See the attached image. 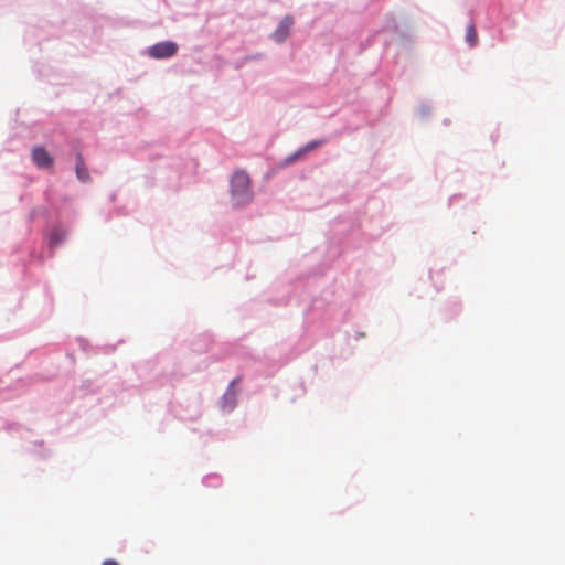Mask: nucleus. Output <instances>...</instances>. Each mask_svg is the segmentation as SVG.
Here are the masks:
<instances>
[{
	"instance_id": "1",
	"label": "nucleus",
	"mask_w": 565,
	"mask_h": 565,
	"mask_svg": "<svg viewBox=\"0 0 565 565\" xmlns=\"http://www.w3.org/2000/svg\"><path fill=\"white\" fill-rule=\"evenodd\" d=\"M232 199L235 205L247 204L252 200L250 180L243 171L235 172L231 180Z\"/></svg>"
},
{
	"instance_id": "7",
	"label": "nucleus",
	"mask_w": 565,
	"mask_h": 565,
	"mask_svg": "<svg viewBox=\"0 0 565 565\" xmlns=\"http://www.w3.org/2000/svg\"><path fill=\"white\" fill-rule=\"evenodd\" d=\"M466 41L473 47L478 43V33L473 23H470L466 30Z\"/></svg>"
},
{
	"instance_id": "2",
	"label": "nucleus",
	"mask_w": 565,
	"mask_h": 565,
	"mask_svg": "<svg viewBox=\"0 0 565 565\" xmlns=\"http://www.w3.org/2000/svg\"><path fill=\"white\" fill-rule=\"evenodd\" d=\"M178 51L174 42L166 41L154 44L150 47V55L154 58H168L173 56Z\"/></svg>"
},
{
	"instance_id": "8",
	"label": "nucleus",
	"mask_w": 565,
	"mask_h": 565,
	"mask_svg": "<svg viewBox=\"0 0 565 565\" xmlns=\"http://www.w3.org/2000/svg\"><path fill=\"white\" fill-rule=\"evenodd\" d=\"M64 237H65L64 232L58 231V230L52 231V233L50 235V245L54 246V245L60 244L64 239Z\"/></svg>"
},
{
	"instance_id": "6",
	"label": "nucleus",
	"mask_w": 565,
	"mask_h": 565,
	"mask_svg": "<svg viewBox=\"0 0 565 565\" xmlns=\"http://www.w3.org/2000/svg\"><path fill=\"white\" fill-rule=\"evenodd\" d=\"M76 175L83 182L89 179L88 171L85 167L84 159L81 153H77L76 156Z\"/></svg>"
},
{
	"instance_id": "9",
	"label": "nucleus",
	"mask_w": 565,
	"mask_h": 565,
	"mask_svg": "<svg viewBox=\"0 0 565 565\" xmlns=\"http://www.w3.org/2000/svg\"><path fill=\"white\" fill-rule=\"evenodd\" d=\"M103 565H119L117 561L114 559H106Z\"/></svg>"
},
{
	"instance_id": "3",
	"label": "nucleus",
	"mask_w": 565,
	"mask_h": 565,
	"mask_svg": "<svg viewBox=\"0 0 565 565\" xmlns=\"http://www.w3.org/2000/svg\"><path fill=\"white\" fill-rule=\"evenodd\" d=\"M31 156L32 161L39 168H52L54 160L43 147H34Z\"/></svg>"
},
{
	"instance_id": "4",
	"label": "nucleus",
	"mask_w": 565,
	"mask_h": 565,
	"mask_svg": "<svg viewBox=\"0 0 565 565\" xmlns=\"http://www.w3.org/2000/svg\"><path fill=\"white\" fill-rule=\"evenodd\" d=\"M292 24H294L292 18L291 17H285L280 21L278 28L276 29V31L273 34V38L275 39V41H277V42L285 41L286 38L289 34V30H290Z\"/></svg>"
},
{
	"instance_id": "5",
	"label": "nucleus",
	"mask_w": 565,
	"mask_h": 565,
	"mask_svg": "<svg viewBox=\"0 0 565 565\" xmlns=\"http://www.w3.org/2000/svg\"><path fill=\"white\" fill-rule=\"evenodd\" d=\"M320 145H322V141H311V142L307 143L306 146H303L302 148L298 149L296 152H294L287 159V161L288 162H295V161L301 159L309 151H311V150L316 149L317 147H319Z\"/></svg>"
}]
</instances>
